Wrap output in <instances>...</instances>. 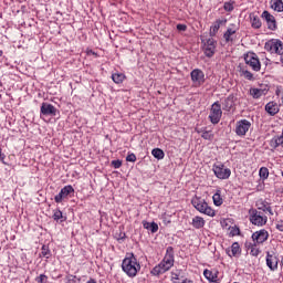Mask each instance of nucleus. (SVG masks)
<instances>
[{
	"instance_id": "4468645a",
	"label": "nucleus",
	"mask_w": 283,
	"mask_h": 283,
	"mask_svg": "<svg viewBox=\"0 0 283 283\" xmlns=\"http://www.w3.org/2000/svg\"><path fill=\"white\" fill-rule=\"evenodd\" d=\"M191 81L196 87H200L205 83V72L200 69H196L190 73Z\"/></svg>"
},
{
	"instance_id": "f257e3e1",
	"label": "nucleus",
	"mask_w": 283,
	"mask_h": 283,
	"mask_svg": "<svg viewBox=\"0 0 283 283\" xmlns=\"http://www.w3.org/2000/svg\"><path fill=\"white\" fill-rule=\"evenodd\" d=\"M174 249H167L163 261L151 270V275H163L174 266Z\"/></svg>"
},
{
	"instance_id": "6e6552de",
	"label": "nucleus",
	"mask_w": 283,
	"mask_h": 283,
	"mask_svg": "<svg viewBox=\"0 0 283 283\" xmlns=\"http://www.w3.org/2000/svg\"><path fill=\"white\" fill-rule=\"evenodd\" d=\"M209 118L212 125H218V123H220V119L222 118V106L219 102H214L211 105Z\"/></svg>"
},
{
	"instance_id": "49530a36",
	"label": "nucleus",
	"mask_w": 283,
	"mask_h": 283,
	"mask_svg": "<svg viewBox=\"0 0 283 283\" xmlns=\"http://www.w3.org/2000/svg\"><path fill=\"white\" fill-rule=\"evenodd\" d=\"M276 229H277V231H282L283 232V220L277 221Z\"/></svg>"
},
{
	"instance_id": "2f4dec72",
	"label": "nucleus",
	"mask_w": 283,
	"mask_h": 283,
	"mask_svg": "<svg viewBox=\"0 0 283 283\" xmlns=\"http://www.w3.org/2000/svg\"><path fill=\"white\" fill-rule=\"evenodd\" d=\"M112 80L114 81V83H116L118 85V84L123 83V81H125V74L114 73L112 75Z\"/></svg>"
},
{
	"instance_id": "f03ea898",
	"label": "nucleus",
	"mask_w": 283,
	"mask_h": 283,
	"mask_svg": "<svg viewBox=\"0 0 283 283\" xmlns=\"http://www.w3.org/2000/svg\"><path fill=\"white\" fill-rule=\"evenodd\" d=\"M191 205L199 211V213H205V216H209L210 218L216 216V210H213L202 197L195 196L191 199Z\"/></svg>"
},
{
	"instance_id": "423d86ee",
	"label": "nucleus",
	"mask_w": 283,
	"mask_h": 283,
	"mask_svg": "<svg viewBox=\"0 0 283 283\" xmlns=\"http://www.w3.org/2000/svg\"><path fill=\"white\" fill-rule=\"evenodd\" d=\"M244 63L253 70V72H260L262 70V63L255 52H248L243 54Z\"/></svg>"
},
{
	"instance_id": "a211bd4d",
	"label": "nucleus",
	"mask_w": 283,
	"mask_h": 283,
	"mask_svg": "<svg viewBox=\"0 0 283 283\" xmlns=\"http://www.w3.org/2000/svg\"><path fill=\"white\" fill-rule=\"evenodd\" d=\"M203 276L210 283H220V279H218V270H205Z\"/></svg>"
},
{
	"instance_id": "4c0bfd02",
	"label": "nucleus",
	"mask_w": 283,
	"mask_h": 283,
	"mask_svg": "<svg viewBox=\"0 0 283 283\" xmlns=\"http://www.w3.org/2000/svg\"><path fill=\"white\" fill-rule=\"evenodd\" d=\"M112 166L114 167V169H120V167H123V161H120V159L113 160Z\"/></svg>"
},
{
	"instance_id": "a878e982",
	"label": "nucleus",
	"mask_w": 283,
	"mask_h": 283,
	"mask_svg": "<svg viewBox=\"0 0 283 283\" xmlns=\"http://www.w3.org/2000/svg\"><path fill=\"white\" fill-rule=\"evenodd\" d=\"M197 134H201V138H203V140H213L214 138L213 132L211 130L200 129V130H197Z\"/></svg>"
},
{
	"instance_id": "7ed1b4c3",
	"label": "nucleus",
	"mask_w": 283,
	"mask_h": 283,
	"mask_svg": "<svg viewBox=\"0 0 283 283\" xmlns=\"http://www.w3.org/2000/svg\"><path fill=\"white\" fill-rule=\"evenodd\" d=\"M122 269L124 273L129 275V277H136V273H138L140 265H138V263H136V259L132 256L123 260Z\"/></svg>"
},
{
	"instance_id": "4be33fe9",
	"label": "nucleus",
	"mask_w": 283,
	"mask_h": 283,
	"mask_svg": "<svg viewBox=\"0 0 283 283\" xmlns=\"http://www.w3.org/2000/svg\"><path fill=\"white\" fill-rule=\"evenodd\" d=\"M191 224L193 229H205V224H207V221H205V218L196 216L195 218H192Z\"/></svg>"
},
{
	"instance_id": "bb28decb",
	"label": "nucleus",
	"mask_w": 283,
	"mask_h": 283,
	"mask_svg": "<svg viewBox=\"0 0 283 283\" xmlns=\"http://www.w3.org/2000/svg\"><path fill=\"white\" fill-rule=\"evenodd\" d=\"M250 96H252V98H262V96H264V90L262 88H250Z\"/></svg>"
},
{
	"instance_id": "9d476101",
	"label": "nucleus",
	"mask_w": 283,
	"mask_h": 283,
	"mask_svg": "<svg viewBox=\"0 0 283 283\" xmlns=\"http://www.w3.org/2000/svg\"><path fill=\"white\" fill-rule=\"evenodd\" d=\"M249 129H251V123L248 119H241L237 122L234 132L237 136L244 138L249 133Z\"/></svg>"
},
{
	"instance_id": "b1692460",
	"label": "nucleus",
	"mask_w": 283,
	"mask_h": 283,
	"mask_svg": "<svg viewBox=\"0 0 283 283\" xmlns=\"http://www.w3.org/2000/svg\"><path fill=\"white\" fill-rule=\"evenodd\" d=\"M270 8L274 12H283V0H270Z\"/></svg>"
},
{
	"instance_id": "37998d69",
	"label": "nucleus",
	"mask_w": 283,
	"mask_h": 283,
	"mask_svg": "<svg viewBox=\"0 0 283 283\" xmlns=\"http://www.w3.org/2000/svg\"><path fill=\"white\" fill-rule=\"evenodd\" d=\"M41 256L42 258H50V249L42 250Z\"/></svg>"
},
{
	"instance_id": "9b49d317",
	"label": "nucleus",
	"mask_w": 283,
	"mask_h": 283,
	"mask_svg": "<svg viewBox=\"0 0 283 283\" xmlns=\"http://www.w3.org/2000/svg\"><path fill=\"white\" fill-rule=\"evenodd\" d=\"M74 193V187L72 185H67L61 189L59 195L54 197L55 202L61 203L63 200L67 199L69 196H72Z\"/></svg>"
},
{
	"instance_id": "393cba45",
	"label": "nucleus",
	"mask_w": 283,
	"mask_h": 283,
	"mask_svg": "<svg viewBox=\"0 0 283 283\" xmlns=\"http://www.w3.org/2000/svg\"><path fill=\"white\" fill-rule=\"evenodd\" d=\"M250 21H251V27L254 30H260V28H262V21L260 20V17L255 14H250Z\"/></svg>"
},
{
	"instance_id": "f704fd0d",
	"label": "nucleus",
	"mask_w": 283,
	"mask_h": 283,
	"mask_svg": "<svg viewBox=\"0 0 283 283\" xmlns=\"http://www.w3.org/2000/svg\"><path fill=\"white\" fill-rule=\"evenodd\" d=\"M259 205V210L263 211L264 213H266V209L271 207V203H269V201H261Z\"/></svg>"
},
{
	"instance_id": "1a4fd4ad",
	"label": "nucleus",
	"mask_w": 283,
	"mask_h": 283,
	"mask_svg": "<svg viewBox=\"0 0 283 283\" xmlns=\"http://www.w3.org/2000/svg\"><path fill=\"white\" fill-rule=\"evenodd\" d=\"M202 43H203V54H206L208 59H211L213 54H216V48L218 45V42L213 38H209L206 41L202 40Z\"/></svg>"
},
{
	"instance_id": "5701e85b",
	"label": "nucleus",
	"mask_w": 283,
	"mask_h": 283,
	"mask_svg": "<svg viewBox=\"0 0 283 283\" xmlns=\"http://www.w3.org/2000/svg\"><path fill=\"white\" fill-rule=\"evenodd\" d=\"M239 74L240 76H243V78H247V81H253V73L248 71L247 66L242 64L239 65Z\"/></svg>"
},
{
	"instance_id": "603ef678",
	"label": "nucleus",
	"mask_w": 283,
	"mask_h": 283,
	"mask_svg": "<svg viewBox=\"0 0 283 283\" xmlns=\"http://www.w3.org/2000/svg\"><path fill=\"white\" fill-rule=\"evenodd\" d=\"M182 283H193V281H189V280H184Z\"/></svg>"
},
{
	"instance_id": "2eb2a0df",
	"label": "nucleus",
	"mask_w": 283,
	"mask_h": 283,
	"mask_svg": "<svg viewBox=\"0 0 283 283\" xmlns=\"http://www.w3.org/2000/svg\"><path fill=\"white\" fill-rule=\"evenodd\" d=\"M252 240L254 244H262L269 240V231L266 230H260L252 234Z\"/></svg>"
},
{
	"instance_id": "3c124183",
	"label": "nucleus",
	"mask_w": 283,
	"mask_h": 283,
	"mask_svg": "<svg viewBox=\"0 0 283 283\" xmlns=\"http://www.w3.org/2000/svg\"><path fill=\"white\" fill-rule=\"evenodd\" d=\"M86 283H96V280L91 279V280H88Z\"/></svg>"
},
{
	"instance_id": "a18cd8bd",
	"label": "nucleus",
	"mask_w": 283,
	"mask_h": 283,
	"mask_svg": "<svg viewBox=\"0 0 283 283\" xmlns=\"http://www.w3.org/2000/svg\"><path fill=\"white\" fill-rule=\"evenodd\" d=\"M230 233H231L232 235H240V229H239V228H232L231 231H230Z\"/></svg>"
},
{
	"instance_id": "dca6fc26",
	"label": "nucleus",
	"mask_w": 283,
	"mask_h": 283,
	"mask_svg": "<svg viewBox=\"0 0 283 283\" xmlns=\"http://www.w3.org/2000/svg\"><path fill=\"white\" fill-rule=\"evenodd\" d=\"M56 107H54V105L49 104V103H42L41 108H40V113L42 114V116H56Z\"/></svg>"
},
{
	"instance_id": "72a5a7b5",
	"label": "nucleus",
	"mask_w": 283,
	"mask_h": 283,
	"mask_svg": "<svg viewBox=\"0 0 283 283\" xmlns=\"http://www.w3.org/2000/svg\"><path fill=\"white\" fill-rule=\"evenodd\" d=\"M171 282L180 283V271L176 270L175 272H171Z\"/></svg>"
},
{
	"instance_id": "7c9ffc66",
	"label": "nucleus",
	"mask_w": 283,
	"mask_h": 283,
	"mask_svg": "<svg viewBox=\"0 0 283 283\" xmlns=\"http://www.w3.org/2000/svg\"><path fill=\"white\" fill-rule=\"evenodd\" d=\"M151 155L154 158H157V160H163V158H165V151L160 148H154Z\"/></svg>"
},
{
	"instance_id": "c03bdc74",
	"label": "nucleus",
	"mask_w": 283,
	"mask_h": 283,
	"mask_svg": "<svg viewBox=\"0 0 283 283\" xmlns=\"http://www.w3.org/2000/svg\"><path fill=\"white\" fill-rule=\"evenodd\" d=\"M0 163H2L3 165H7V163H6V154L2 153L1 148H0Z\"/></svg>"
},
{
	"instance_id": "cd10ccee",
	"label": "nucleus",
	"mask_w": 283,
	"mask_h": 283,
	"mask_svg": "<svg viewBox=\"0 0 283 283\" xmlns=\"http://www.w3.org/2000/svg\"><path fill=\"white\" fill-rule=\"evenodd\" d=\"M213 205L216 207H222V202L224 200L222 199V195L220 193V190H218L213 196H212Z\"/></svg>"
},
{
	"instance_id": "ddd939ff",
	"label": "nucleus",
	"mask_w": 283,
	"mask_h": 283,
	"mask_svg": "<svg viewBox=\"0 0 283 283\" xmlns=\"http://www.w3.org/2000/svg\"><path fill=\"white\" fill-rule=\"evenodd\" d=\"M223 39L226 43H233L238 39V27L235 24H230L223 33Z\"/></svg>"
},
{
	"instance_id": "20e7f679",
	"label": "nucleus",
	"mask_w": 283,
	"mask_h": 283,
	"mask_svg": "<svg viewBox=\"0 0 283 283\" xmlns=\"http://www.w3.org/2000/svg\"><path fill=\"white\" fill-rule=\"evenodd\" d=\"M264 50L268 51L269 54L283 56V42L280 39H270L264 43Z\"/></svg>"
},
{
	"instance_id": "6e6d98bb",
	"label": "nucleus",
	"mask_w": 283,
	"mask_h": 283,
	"mask_svg": "<svg viewBox=\"0 0 283 283\" xmlns=\"http://www.w3.org/2000/svg\"><path fill=\"white\" fill-rule=\"evenodd\" d=\"M1 85H2V84H1V82H0V87H1Z\"/></svg>"
},
{
	"instance_id": "aec40b11",
	"label": "nucleus",
	"mask_w": 283,
	"mask_h": 283,
	"mask_svg": "<svg viewBox=\"0 0 283 283\" xmlns=\"http://www.w3.org/2000/svg\"><path fill=\"white\" fill-rule=\"evenodd\" d=\"M266 265L269 266V269L271 271H276V269H277V256H275V255H273V254L268 252Z\"/></svg>"
},
{
	"instance_id": "c756f323",
	"label": "nucleus",
	"mask_w": 283,
	"mask_h": 283,
	"mask_svg": "<svg viewBox=\"0 0 283 283\" xmlns=\"http://www.w3.org/2000/svg\"><path fill=\"white\" fill-rule=\"evenodd\" d=\"M226 253H227V255H229V258H240V255L242 254V250H240V249H227Z\"/></svg>"
},
{
	"instance_id": "79ce46f5",
	"label": "nucleus",
	"mask_w": 283,
	"mask_h": 283,
	"mask_svg": "<svg viewBox=\"0 0 283 283\" xmlns=\"http://www.w3.org/2000/svg\"><path fill=\"white\" fill-rule=\"evenodd\" d=\"M177 30L179 32H187V27L186 24H177Z\"/></svg>"
},
{
	"instance_id": "0eeeda50",
	"label": "nucleus",
	"mask_w": 283,
	"mask_h": 283,
	"mask_svg": "<svg viewBox=\"0 0 283 283\" xmlns=\"http://www.w3.org/2000/svg\"><path fill=\"white\" fill-rule=\"evenodd\" d=\"M212 171L219 180H229L231 178V169L226 168L224 164L220 161L213 164Z\"/></svg>"
},
{
	"instance_id": "09e8293b",
	"label": "nucleus",
	"mask_w": 283,
	"mask_h": 283,
	"mask_svg": "<svg viewBox=\"0 0 283 283\" xmlns=\"http://www.w3.org/2000/svg\"><path fill=\"white\" fill-rule=\"evenodd\" d=\"M265 209H266V212H268V213H270L271 216H273V208H271V206L268 207V208H265Z\"/></svg>"
},
{
	"instance_id": "864d4df0",
	"label": "nucleus",
	"mask_w": 283,
	"mask_h": 283,
	"mask_svg": "<svg viewBox=\"0 0 283 283\" xmlns=\"http://www.w3.org/2000/svg\"><path fill=\"white\" fill-rule=\"evenodd\" d=\"M281 105L283 106V96L281 97Z\"/></svg>"
},
{
	"instance_id": "58836bf2",
	"label": "nucleus",
	"mask_w": 283,
	"mask_h": 283,
	"mask_svg": "<svg viewBox=\"0 0 283 283\" xmlns=\"http://www.w3.org/2000/svg\"><path fill=\"white\" fill-rule=\"evenodd\" d=\"M63 218V212L61 210H55L53 213L54 220H61Z\"/></svg>"
},
{
	"instance_id": "473e14b6",
	"label": "nucleus",
	"mask_w": 283,
	"mask_h": 283,
	"mask_svg": "<svg viewBox=\"0 0 283 283\" xmlns=\"http://www.w3.org/2000/svg\"><path fill=\"white\" fill-rule=\"evenodd\" d=\"M259 176L262 180H266L269 178V168L261 167L259 170Z\"/></svg>"
},
{
	"instance_id": "e433bc0d",
	"label": "nucleus",
	"mask_w": 283,
	"mask_h": 283,
	"mask_svg": "<svg viewBox=\"0 0 283 283\" xmlns=\"http://www.w3.org/2000/svg\"><path fill=\"white\" fill-rule=\"evenodd\" d=\"M223 10H226V12H233V2H224Z\"/></svg>"
},
{
	"instance_id": "6ab92c4d",
	"label": "nucleus",
	"mask_w": 283,
	"mask_h": 283,
	"mask_svg": "<svg viewBox=\"0 0 283 283\" xmlns=\"http://www.w3.org/2000/svg\"><path fill=\"white\" fill-rule=\"evenodd\" d=\"M235 107V96L229 95L223 102L224 112H231Z\"/></svg>"
},
{
	"instance_id": "a19ab883",
	"label": "nucleus",
	"mask_w": 283,
	"mask_h": 283,
	"mask_svg": "<svg viewBox=\"0 0 283 283\" xmlns=\"http://www.w3.org/2000/svg\"><path fill=\"white\" fill-rule=\"evenodd\" d=\"M127 163H136V155L130 154L126 157Z\"/></svg>"
},
{
	"instance_id": "5fc2aeb1",
	"label": "nucleus",
	"mask_w": 283,
	"mask_h": 283,
	"mask_svg": "<svg viewBox=\"0 0 283 283\" xmlns=\"http://www.w3.org/2000/svg\"><path fill=\"white\" fill-rule=\"evenodd\" d=\"M0 56H3V51H0Z\"/></svg>"
},
{
	"instance_id": "f3484780",
	"label": "nucleus",
	"mask_w": 283,
	"mask_h": 283,
	"mask_svg": "<svg viewBox=\"0 0 283 283\" xmlns=\"http://www.w3.org/2000/svg\"><path fill=\"white\" fill-rule=\"evenodd\" d=\"M222 25H227V19H218L213 22V24L210 27L209 35L213 39L216 34H218V31Z\"/></svg>"
},
{
	"instance_id": "de8ad7c7",
	"label": "nucleus",
	"mask_w": 283,
	"mask_h": 283,
	"mask_svg": "<svg viewBox=\"0 0 283 283\" xmlns=\"http://www.w3.org/2000/svg\"><path fill=\"white\" fill-rule=\"evenodd\" d=\"M250 253L251 255H260V249H252Z\"/></svg>"
},
{
	"instance_id": "c9c22d12",
	"label": "nucleus",
	"mask_w": 283,
	"mask_h": 283,
	"mask_svg": "<svg viewBox=\"0 0 283 283\" xmlns=\"http://www.w3.org/2000/svg\"><path fill=\"white\" fill-rule=\"evenodd\" d=\"M114 238H115V240L120 242V240H125L126 234H125V232L119 230V232H115Z\"/></svg>"
},
{
	"instance_id": "c85d7f7f",
	"label": "nucleus",
	"mask_w": 283,
	"mask_h": 283,
	"mask_svg": "<svg viewBox=\"0 0 283 283\" xmlns=\"http://www.w3.org/2000/svg\"><path fill=\"white\" fill-rule=\"evenodd\" d=\"M144 229H147V231H150V233H157L158 232V223L144 222Z\"/></svg>"
},
{
	"instance_id": "8fccbe9b",
	"label": "nucleus",
	"mask_w": 283,
	"mask_h": 283,
	"mask_svg": "<svg viewBox=\"0 0 283 283\" xmlns=\"http://www.w3.org/2000/svg\"><path fill=\"white\" fill-rule=\"evenodd\" d=\"M231 249H240V244L238 242H234L232 245H231Z\"/></svg>"
},
{
	"instance_id": "412c9836",
	"label": "nucleus",
	"mask_w": 283,
	"mask_h": 283,
	"mask_svg": "<svg viewBox=\"0 0 283 283\" xmlns=\"http://www.w3.org/2000/svg\"><path fill=\"white\" fill-rule=\"evenodd\" d=\"M265 112H268V114H270V116H275V114H277L280 112V106L275 102H269L265 105Z\"/></svg>"
},
{
	"instance_id": "ea45409f",
	"label": "nucleus",
	"mask_w": 283,
	"mask_h": 283,
	"mask_svg": "<svg viewBox=\"0 0 283 283\" xmlns=\"http://www.w3.org/2000/svg\"><path fill=\"white\" fill-rule=\"evenodd\" d=\"M36 282L48 283V277L45 276V274H41L40 276L36 277Z\"/></svg>"
},
{
	"instance_id": "39448f33",
	"label": "nucleus",
	"mask_w": 283,
	"mask_h": 283,
	"mask_svg": "<svg viewBox=\"0 0 283 283\" xmlns=\"http://www.w3.org/2000/svg\"><path fill=\"white\" fill-rule=\"evenodd\" d=\"M249 220L254 227H264L269 222V217L264 212L252 208L249 210Z\"/></svg>"
},
{
	"instance_id": "f8f14e48",
	"label": "nucleus",
	"mask_w": 283,
	"mask_h": 283,
	"mask_svg": "<svg viewBox=\"0 0 283 283\" xmlns=\"http://www.w3.org/2000/svg\"><path fill=\"white\" fill-rule=\"evenodd\" d=\"M261 18L264 19L268 25V30L275 31L277 30V21L275 20V15L271 14L269 11H263Z\"/></svg>"
}]
</instances>
